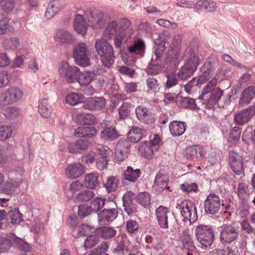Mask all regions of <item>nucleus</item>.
I'll return each instance as SVG.
<instances>
[{
	"instance_id": "3",
	"label": "nucleus",
	"mask_w": 255,
	"mask_h": 255,
	"mask_svg": "<svg viewBox=\"0 0 255 255\" xmlns=\"http://www.w3.org/2000/svg\"><path fill=\"white\" fill-rule=\"evenodd\" d=\"M155 215L158 225L162 229L172 227L176 223L175 216L167 207L160 206L156 209Z\"/></svg>"
},
{
	"instance_id": "34",
	"label": "nucleus",
	"mask_w": 255,
	"mask_h": 255,
	"mask_svg": "<svg viewBox=\"0 0 255 255\" xmlns=\"http://www.w3.org/2000/svg\"><path fill=\"white\" fill-rule=\"evenodd\" d=\"M146 130L138 127H133L129 131L128 137L131 142H137L145 134Z\"/></svg>"
},
{
	"instance_id": "21",
	"label": "nucleus",
	"mask_w": 255,
	"mask_h": 255,
	"mask_svg": "<svg viewBox=\"0 0 255 255\" xmlns=\"http://www.w3.org/2000/svg\"><path fill=\"white\" fill-rule=\"evenodd\" d=\"M154 55L152 56L151 62L146 68V71L148 74L156 75L162 71V68L160 64L161 55L156 59L155 51L154 52Z\"/></svg>"
},
{
	"instance_id": "20",
	"label": "nucleus",
	"mask_w": 255,
	"mask_h": 255,
	"mask_svg": "<svg viewBox=\"0 0 255 255\" xmlns=\"http://www.w3.org/2000/svg\"><path fill=\"white\" fill-rule=\"evenodd\" d=\"M210 61L207 60L202 68V73L197 81V84L202 85L210 80L214 75V70L210 66Z\"/></svg>"
},
{
	"instance_id": "37",
	"label": "nucleus",
	"mask_w": 255,
	"mask_h": 255,
	"mask_svg": "<svg viewBox=\"0 0 255 255\" xmlns=\"http://www.w3.org/2000/svg\"><path fill=\"white\" fill-rule=\"evenodd\" d=\"M119 32L117 22L115 21H112L106 27L103 36L105 38L111 39Z\"/></svg>"
},
{
	"instance_id": "45",
	"label": "nucleus",
	"mask_w": 255,
	"mask_h": 255,
	"mask_svg": "<svg viewBox=\"0 0 255 255\" xmlns=\"http://www.w3.org/2000/svg\"><path fill=\"white\" fill-rule=\"evenodd\" d=\"M145 48V44L142 39H138L133 41L132 45L128 47V52L130 54L137 53Z\"/></svg>"
},
{
	"instance_id": "29",
	"label": "nucleus",
	"mask_w": 255,
	"mask_h": 255,
	"mask_svg": "<svg viewBox=\"0 0 255 255\" xmlns=\"http://www.w3.org/2000/svg\"><path fill=\"white\" fill-rule=\"evenodd\" d=\"M194 7L199 10L210 12L215 11L217 6L216 3L214 1L200 0L194 4Z\"/></svg>"
},
{
	"instance_id": "57",
	"label": "nucleus",
	"mask_w": 255,
	"mask_h": 255,
	"mask_svg": "<svg viewBox=\"0 0 255 255\" xmlns=\"http://www.w3.org/2000/svg\"><path fill=\"white\" fill-rule=\"evenodd\" d=\"M241 131L240 128L235 127L230 132L229 141L233 143L237 142L240 138Z\"/></svg>"
},
{
	"instance_id": "53",
	"label": "nucleus",
	"mask_w": 255,
	"mask_h": 255,
	"mask_svg": "<svg viewBox=\"0 0 255 255\" xmlns=\"http://www.w3.org/2000/svg\"><path fill=\"white\" fill-rule=\"evenodd\" d=\"M105 203V200L102 198H96L91 202L90 206L92 212H97L102 209Z\"/></svg>"
},
{
	"instance_id": "54",
	"label": "nucleus",
	"mask_w": 255,
	"mask_h": 255,
	"mask_svg": "<svg viewBox=\"0 0 255 255\" xmlns=\"http://www.w3.org/2000/svg\"><path fill=\"white\" fill-rule=\"evenodd\" d=\"M146 83L148 91L155 93L159 90V84L155 78L153 77L147 78L146 80Z\"/></svg>"
},
{
	"instance_id": "50",
	"label": "nucleus",
	"mask_w": 255,
	"mask_h": 255,
	"mask_svg": "<svg viewBox=\"0 0 255 255\" xmlns=\"http://www.w3.org/2000/svg\"><path fill=\"white\" fill-rule=\"evenodd\" d=\"M180 105L183 108L192 109H195L197 107L195 100L189 97H181Z\"/></svg>"
},
{
	"instance_id": "59",
	"label": "nucleus",
	"mask_w": 255,
	"mask_h": 255,
	"mask_svg": "<svg viewBox=\"0 0 255 255\" xmlns=\"http://www.w3.org/2000/svg\"><path fill=\"white\" fill-rule=\"evenodd\" d=\"M181 241L184 248L187 250H192L194 248L191 238L189 234H184L181 237Z\"/></svg>"
},
{
	"instance_id": "10",
	"label": "nucleus",
	"mask_w": 255,
	"mask_h": 255,
	"mask_svg": "<svg viewBox=\"0 0 255 255\" xmlns=\"http://www.w3.org/2000/svg\"><path fill=\"white\" fill-rule=\"evenodd\" d=\"M255 114V106H251L241 110L235 115L234 120L238 125L242 126L247 123Z\"/></svg>"
},
{
	"instance_id": "7",
	"label": "nucleus",
	"mask_w": 255,
	"mask_h": 255,
	"mask_svg": "<svg viewBox=\"0 0 255 255\" xmlns=\"http://www.w3.org/2000/svg\"><path fill=\"white\" fill-rule=\"evenodd\" d=\"M79 70L78 67L70 66L65 61L60 62L58 68L59 74L64 77L68 83L76 82Z\"/></svg>"
},
{
	"instance_id": "5",
	"label": "nucleus",
	"mask_w": 255,
	"mask_h": 255,
	"mask_svg": "<svg viewBox=\"0 0 255 255\" xmlns=\"http://www.w3.org/2000/svg\"><path fill=\"white\" fill-rule=\"evenodd\" d=\"M73 56L79 65L86 67L90 65V52L85 43L79 42L75 45Z\"/></svg>"
},
{
	"instance_id": "9",
	"label": "nucleus",
	"mask_w": 255,
	"mask_h": 255,
	"mask_svg": "<svg viewBox=\"0 0 255 255\" xmlns=\"http://www.w3.org/2000/svg\"><path fill=\"white\" fill-rule=\"evenodd\" d=\"M104 14L99 11H87L85 12V19L88 21L90 26L94 28L102 27L105 20L104 18Z\"/></svg>"
},
{
	"instance_id": "47",
	"label": "nucleus",
	"mask_w": 255,
	"mask_h": 255,
	"mask_svg": "<svg viewBox=\"0 0 255 255\" xmlns=\"http://www.w3.org/2000/svg\"><path fill=\"white\" fill-rule=\"evenodd\" d=\"M213 231L211 227L207 225H199L195 229L196 238L203 236H207L208 234L213 233Z\"/></svg>"
},
{
	"instance_id": "18",
	"label": "nucleus",
	"mask_w": 255,
	"mask_h": 255,
	"mask_svg": "<svg viewBox=\"0 0 255 255\" xmlns=\"http://www.w3.org/2000/svg\"><path fill=\"white\" fill-rule=\"evenodd\" d=\"M106 103L102 97H92L84 102L83 107L88 110H94L103 108Z\"/></svg>"
},
{
	"instance_id": "56",
	"label": "nucleus",
	"mask_w": 255,
	"mask_h": 255,
	"mask_svg": "<svg viewBox=\"0 0 255 255\" xmlns=\"http://www.w3.org/2000/svg\"><path fill=\"white\" fill-rule=\"evenodd\" d=\"M12 129L11 127L2 125L0 126V140H3L11 137Z\"/></svg>"
},
{
	"instance_id": "64",
	"label": "nucleus",
	"mask_w": 255,
	"mask_h": 255,
	"mask_svg": "<svg viewBox=\"0 0 255 255\" xmlns=\"http://www.w3.org/2000/svg\"><path fill=\"white\" fill-rule=\"evenodd\" d=\"M100 241L99 238L95 235L88 237L85 241V246L86 248H91L97 244Z\"/></svg>"
},
{
	"instance_id": "52",
	"label": "nucleus",
	"mask_w": 255,
	"mask_h": 255,
	"mask_svg": "<svg viewBox=\"0 0 255 255\" xmlns=\"http://www.w3.org/2000/svg\"><path fill=\"white\" fill-rule=\"evenodd\" d=\"M138 203L143 207H147L150 203V196L147 192L139 193L137 197Z\"/></svg>"
},
{
	"instance_id": "31",
	"label": "nucleus",
	"mask_w": 255,
	"mask_h": 255,
	"mask_svg": "<svg viewBox=\"0 0 255 255\" xmlns=\"http://www.w3.org/2000/svg\"><path fill=\"white\" fill-rule=\"evenodd\" d=\"M119 137L115 127H107L101 131L100 138L105 141H112Z\"/></svg>"
},
{
	"instance_id": "15",
	"label": "nucleus",
	"mask_w": 255,
	"mask_h": 255,
	"mask_svg": "<svg viewBox=\"0 0 255 255\" xmlns=\"http://www.w3.org/2000/svg\"><path fill=\"white\" fill-rule=\"evenodd\" d=\"M170 37V33L167 31H165L158 39L154 41L155 45H157L156 47H154L156 59L160 55H161L164 49L168 45V40Z\"/></svg>"
},
{
	"instance_id": "40",
	"label": "nucleus",
	"mask_w": 255,
	"mask_h": 255,
	"mask_svg": "<svg viewBox=\"0 0 255 255\" xmlns=\"http://www.w3.org/2000/svg\"><path fill=\"white\" fill-rule=\"evenodd\" d=\"M131 193L128 192L126 193L123 197V205L125 207V211L129 215L136 211V207L135 205L131 203L130 198V194Z\"/></svg>"
},
{
	"instance_id": "39",
	"label": "nucleus",
	"mask_w": 255,
	"mask_h": 255,
	"mask_svg": "<svg viewBox=\"0 0 255 255\" xmlns=\"http://www.w3.org/2000/svg\"><path fill=\"white\" fill-rule=\"evenodd\" d=\"M165 75L167 78V81L165 85L166 88L169 89L177 85V88L178 89L177 92L180 93L181 91L182 86L181 85H178V80L176 78V74L174 73L170 74L166 73Z\"/></svg>"
},
{
	"instance_id": "2",
	"label": "nucleus",
	"mask_w": 255,
	"mask_h": 255,
	"mask_svg": "<svg viewBox=\"0 0 255 255\" xmlns=\"http://www.w3.org/2000/svg\"><path fill=\"white\" fill-rule=\"evenodd\" d=\"M95 48L103 63L108 67L111 66L115 59L112 45L106 39L102 38L96 40Z\"/></svg>"
},
{
	"instance_id": "19",
	"label": "nucleus",
	"mask_w": 255,
	"mask_h": 255,
	"mask_svg": "<svg viewBox=\"0 0 255 255\" xmlns=\"http://www.w3.org/2000/svg\"><path fill=\"white\" fill-rule=\"evenodd\" d=\"M89 26L88 21L85 19V14L84 16L81 14L76 15L74 22V28L77 33L83 35H85Z\"/></svg>"
},
{
	"instance_id": "38",
	"label": "nucleus",
	"mask_w": 255,
	"mask_h": 255,
	"mask_svg": "<svg viewBox=\"0 0 255 255\" xmlns=\"http://www.w3.org/2000/svg\"><path fill=\"white\" fill-rule=\"evenodd\" d=\"M140 173L139 169H133V168L128 166L125 171L124 176L125 179L130 182H135L139 177Z\"/></svg>"
},
{
	"instance_id": "42",
	"label": "nucleus",
	"mask_w": 255,
	"mask_h": 255,
	"mask_svg": "<svg viewBox=\"0 0 255 255\" xmlns=\"http://www.w3.org/2000/svg\"><path fill=\"white\" fill-rule=\"evenodd\" d=\"M84 99L85 97L83 94L71 93L66 96L65 100L67 104L74 106L83 102Z\"/></svg>"
},
{
	"instance_id": "51",
	"label": "nucleus",
	"mask_w": 255,
	"mask_h": 255,
	"mask_svg": "<svg viewBox=\"0 0 255 255\" xmlns=\"http://www.w3.org/2000/svg\"><path fill=\"white\" fill-rule=\"evenodd\" d=\"M126 229L128 232L136 234L139 232V224L137 222L130 219L126 222Z\"/></svg>"
},
{
	"instance_id": "27",
	"label": "nucleus",
	"mask_w": 255,
	"mask_h": 255,
	"mask_svg": "<svg viewBox=\"0 0 255 255\" xmlns=\"http://www.w3.org/2000/svg\"><path fill=\"white\" fill-rule=\"evenodd\" d=\"M127 157V146L126 141H119L116 147L115 158L116 160L122 161Z\"/></svg>"
},
{
	"instance_id": "58",
	"label": "nucleus",
	"mask_w": 255,
	"mask_h": 255,
	"mask_svg": "<svg viewBox=\"0 0 255 255\" xmlns=\"http://www.w3.org/2000/svg\"><path fill=\"white\" fill-rule=\"evenodd\" d=\"M94 196V193L93 191L90 190H85L81 191V192L77 195L76 199L79 201H88L91 200Z\"/></svg>"
},
{
	"instance_id": "6",
	"label": "nucleus",
	"mask_w": 255,
	"mask_h": 255,
	"mask_svg": "<svg viewBox=\"0 0 255 255\" xmlns=\"http://www.w3.org/2000/svg\"><path fill=\"white\" fill-rule=\"evenodd\" d=\"M239 231L235 223L225 224L221 227L220 240L223 244L233 242L238 237Z\"/></svg>"
},
{
	"instance_id": "61",
	"label": "nucleus",
	"mask_w": 255,
	"mask_h": 255,
	"mask_svg": "<svg viewBox=\"0 0 255 255\" xmlns=\"http://www.w3.org/2000/svg\"><path fill=\"white\" fill-rule=\"evenodd\" d=\"M109 248V245L107 242H104L98 246V248L94 249L90 252L89 255H101L104 253Z\"/></svg>"
},
{
	"instance_id": "49",
	"label": "nucleus",
	"mask_w": 255,
	"mask_h": 255,
	"mask_svg": "<svg viewBox=\"0 0 255 255\" xmlns=\"http://www.w3.org/2000/svg\"><path fill=\"white\" fill-rule=\"evenodd\" d=\"M26 54L27 49H19L16 53V56L13 61V64L14 67L17 68H21L24 64V59L22 56V55L24 53Z\"/></svg>"
},
{
	"instance_id": "32",
	"label": "nucleus",
	"mask_w": 255,
	"mask_h": 255,
	"mask_svg": "<svg viewBox=\"0 0 255 255\" xmlns=\"http://www.w3.org/2000/svg\"><path fill=\"white\" fill-rule=\"evenodd\" d=\"M154 149L152 147L151 142L145 141L141 143L138 147V151L141 156L150 158L152 157Z\"/></svg>"
},
{
	"instance_id": "14",
	"label": "nucleus",
	"mask_w": 255,
	"mask_h": 255,
	"mask_svg": "<svg viewBox=\"0 0 255 255\" xmlns=\"http://www.w3.org/2000/svg\"><path fill=\"white\" fill-rule=\"evenodd\" d=\"M85 172V167L80 163L69 164L65 169L66 176L69 179L79 178Z\"/></svg>"
},
{
	"instance_id": "26",
	"label": "nucleus",
	"mask_w": 255,
	"mask_h": 255,
	"mask_svg": "<svg viewBox=\"0 0 255 255\" xmlns=\"http://www.w3.org/2000/svg\"><path fill=\"white\" fill-rule=\"evenodd\" d=\"M186 127V124L185 122L174 121L170 124L169 128L172 136H179L185 132Z\"/></svg>"
},
{
	"instance_id": "41",
	"label": "nucleus",
	"mask_w": 255,
	"mask_h": 255,
	"mask_svg": "<svg viewBox=\"0 0 255 255\" xmlns=\"http://www.w3.org/2000/svg\"><path fill=\"white\" fill-rule=\"evenodd\" d=\"M116 233V231L108 227L99 228L96 230V234L104 239H109L114 237Z\"/></svg>"
},
{
	"instance_id": "24",
	"label": "nucleus",
	"mask_w": 255,
	"mask_h": 255,
	"mask_svg": "<svg viewBox=\"0 0 255 255\" xmlns=\"http://www.w3.org/2000/svg\"><path fill=\"white\" fill-rule=\"evenodd\" d=\"M96 78V74L94 72L84 71L78 74L76 82H78L80 86H87L94 81Z\"/></svg>"
},
{
	"instance_id": "33",
	"label": "nucleus",
	"mask_w": 255,
	"mask_h": 255,
	"mask_svg": "<svg viewBox=\"0 0 255 255\" xmlns=\"http://www.w3.org/2000/svg\"><path fill=\"white\" fill-rule=\"evenodd\" d=\"M99 175L96 173L87 174L85 176V185L87 188L92 189L99 186Z\"/></svg>"
},
{
	"instance_id": "17",
	"label": "nucleus",
	"mask_w": 255,
	"mask_h": 255,
	"mask_svg": "<svg viewBox=\"0 0 255 255\" xmlns=\"http://www.w3.org/2000/svg\"><path fill=\"white\" fill-rule=\"evenodd\" d=\"M117 215L116 209H105L99 214V223L101 225L109 224L116 219Z\"/></svg>"
},
{
	"instance_id": "25",
	"label": "nucleus",
	"mask_w": 255,
	"mask_h": 255,
	"mask_svg": "<svg viewBox=\"0 0 255 255\" xmlns=\"http://www.w3.org/2000/svg\"><path fill=\"white\" fill-rule=\"evenodd\" d=\"M168 180V176L166 174L162 172H159L155 177L153 187L159 192H161L165 189H169L167 186Z\"/></svg>"
},
{
	"instance_id": "22",
	"label": "nucleus",
	"mask_w": 255,
	"mask_h": 255,
	"mask_svg": "<svg viewBox=\"0 0 255 255\" xmlns=\"http://www.w3.org/2000/svg\"><path fill=\"white\" fill-rule=\"evenodd\" d=\"M96 129L92 126H81L77 128L74 132L76 137L90 138L95 135Z\"/></svg>"
},
{
	"instance_id": "63",
	"label": "nucleus",
	"mask_w": 255,
	"mask_h": 255,
	"mask_svg": "<svg viewBox=\"0 0 255 255\" xmlns=\"http://www.w3.org/2000/svg\"><path fill=\"white\" fill-rule=\"evenodd\" d=\"M4 114L8 119H14L19 115V110L16 107H9L5 110Z\"/></svg>"
},
{
	"instance_id": "44",
	"label": "nucleus",
	"mask_w": 255,
	"mask_h": 255,
	"mask_svg": "<svg viewBox=\"0 0 255 255\" xmlns=\"http://www.w3.org/2000/svg\"><path fill=\"white\" fill-rule=\"evenodd\" d=\"M119 181V180L116 176L108 177L104 184V186L109 192L115 191L118 186Z\"/></svg>"
},
{
	"instance_id": "55",
	"label": "nucleus",
	"mask_w": 255,
	"mask_h": 255,
	"mask_svg": "<svg viewBox=\"0 0 255 255\" xmlns=\"http://www.w3.org/2000/svg\"><path fill=\"white\" fill-rule=\"evenodd\" d=\"M66 3V0H52L48 4L51 5V7L58 13L65 7Z\"/></svg>"
},
{
	"instance_id": "4",
	"label": "nucleus",
	"mask_w": 255,
	"mask_h": 255,
	"mask_svg": "<svg viewBox=\"0 0 255 255\" xmlns=\"http://www.w3.org/2000/svg\"><path fill=\"white\" fill-rule=\"evenodd\" d=\"M24 92L20 88L12 86L0 94V105H5L16 103L23 98Z\"/></svg>"
},
{
	"instance_id": "46",
	"label": "nucleus",
	"mask_w": 255,
	"mask_h": 255,
	"mask_svg": "<svg viewBox=\"0 0 255 255\" xmlns=\"http://www.w3.org/2000/svg\"><path fill=\"white\" fill-rule=\"evenodd\" d=\"M7 215L11 220L12 224H18L23 220L22 214L19 212L18 209L17 208H15L8 211Z\"/></svg>"
},
{
	"instance_id": "12",
	"label": "nucleus",
	"mask_w": 255,
	"mask_h": 255,
	"mask_svg": "<svg viewBox=\"0 0 255 255\" xmlns=\"http://www.w3.org/2000/svg\"><path fill=\"white\" fill-rule=\"evenodd\" d=\"M219 197L216 194H210L205 201V210L206 213L212 214L217 213L220 207Z\"/></svg>"
},
{
	"instance_id": "28",
	"label": "nucleus",
	"mask_w": 255,
	"mask_h": 255,
	"mask_svg": "<svg viewBox=\"0 0 255 255\" xmlns=\"http://www.w3.org/2000/svg\"><path fill=\"white\" fill-rule=\"evenodd\" d=\"M255 96V87L250 86L246 88L241 94L240 105L244 106L250 103Z\"/></svg>"
},
{
	"instance_id": "16",
	"label": "nucleus",
	"mask_w": 255,
	"mask_h": 255,
	"mask_svg": "<svg viewBox=\"0 0 255 255\" xmlns=\"http://www.w3.org/2000/svg\"><path fill=\"white\" fill-rule=\"evenodd\" d=\"M135 113L137 119L146 124L154 122L153 114L146 107L139 106L135 109Z\"/></svg>"
},
{
	"instance_id": "13",
	"label": "nucleus",
	"mask_w": 255,
	"mask_h": 255,
	"mask_svg": "<svg viewBox=\"0 0 255 255\" xmlns=\"http://www.w3.org/2000/svg\"><path fill=\"white\" fill-rule=\"evenodd\" d=\"M229 163L233 171L238 175L244 173L243 160L241 155L234 151L229 152Z\"/></svg>"
},
{
	"instance_id": "23",
	"label": "nucleus",
	"mask_w": 255,
	"mask_h": 255,
	"mask_svg": "<svg viewBox=\"0 0 255 255\" xmlns=\"http://www.w3.org/2000/svg\"><path fill=\"white\" fill-rule=\"evenodd\" d=\"M55 39L57 41L66 44H70L74 42L75 39L73 35L65 29H60L57 31Z\"/></svg>"
},
{
	"instance_id": "1",
	"label": "nucleus",
	"mask_w": 255,
	"mask_h": 255,
	"mask_svg": "<svg viewBox=\"0 0 255 255\" xmlns=\"http://www.w3.org/2000/svg\"><path fill=\"white\" fill-rule=\"evenodd\" d=\"M184 55L188 58L178 72V77L182 80H186L191 77L200 63L199 57L193 53L190 48L186 49Z\"/></svg>"
},
{
	"instance_id": "48",
	"label": "nucleus",
	"mask_w": 255,
	"mask_h": 255,
	"mask_svg": "<svg viewBox=\"0 0 255 255\" xmlns=\"http://www.w3.org/2000/svg\"><path fill=\"white\" fill-rule=\"evenodd\" d=\"M83 188L84 186L82 183L76 180L73 181L70 184L68 193L72 195H76V197Z\"/></svg>"
},
{
	"instance_id": "8",
	"label": "nucleus",
	"mask_w": 255,
	"mask_h": 255,
	"mask_svg": "<svg viewBox=\"0 0 255 255\" xmlns=\"http://www.w3.org/2000/svg\"><path fill=\"white\" fill-rule=\"evenodd\" d=\"M181 214L184 219L190 223H194L197 219V209L191 201H184L180 205Z\"/></svg>"
},
{
	"instance_id": "30",
	"label": "nucleus",
	"mask_w": 255,
	"mask_h": 255,
	"mask_svg": "<svg viewBox=\"0 0 255 255\" xmlns=\"http://www.w3.org/2000/svg\"><path fill=\"white\" fill-rule=\"evenodd\" d=\"M75 121L79 124L88 126L92 125L96 122L95 116L87 113L77 114Z\"/></svg>"
},
{
	"instance_id": "35",
	"label": "nucleus",
	"mask_w": 255,
	"mask_h": 255,
	"mask_svg": "<svg viewBox=\"0 0 255 255\" xmlns=\"http://www.w3.org/2000/svg\"><path fill=\"white\" fill-rule=\"evenodd\" d=\"M200 247L205 250L211 249L214 239V233L196 238Z\"/></svg>"
},
{
	"instance_id": "11",
	"label": "nucleus",
	"mask_w": 255,
	"mask_h": 255,
	"mask_svg": "<svg viewBox=\"0 0 255 255\" xmlns=\"http://www.w3.org/2000/svg\"><path fill=\"white\" fill-rule=\"evenodd\" d=\"M206 153L204 148L199 145L189 146L185 150V155L187 158L193 161H199L202 159Z\"/></svg>"
},
{
	"instance_id": "36",
	"label": "nucleus",
	"mask_w": 255,
	"mask_h": 255,
	"mask_svg": "<svg viewBox=\"0 0 255 255\" xmlns=\"http://www.w3.org/2000/svg\"><path fill=\"white\" fill-rule=\"evenodd\" d=\"M38 111L41 116L44 118L47 119L51 116V107L46 99H41L39 101Z\"/></svg>"
},
{
	"instance_id": "62",
	"label": "nucleus",
	"mask_w": 255,
	"mask_h": 255,
	"mask_svg": "<svg viewBox=\"0 0 255 255\" xmlns=\"http://www.w3.org/2000/svg\"><path fill=\"white\" fill-rule=\"evenodd\" d=\"M11 247L10 242L7 238L0 237V253L7 252Z\"/></svg>"
},
{
	"instance_id": "43",
	"label": "nucleus",
	"mask_w": 255,
	"mask_h": 255,
	"mask_svg": "<svg viewBox=\"0 0 255 255\" xmlns=\"http://www.w3.org/2000/svg\"><path fill=\"white\" fill-rule=\"evenodd\" d=\"M130 25V22L127 19H124L121 21L119 25H118V29L119 32L122 33H125L128 35V37L126 40H128L131 36L133 34L134 30L133 29H128Z\"/></svg>"
},
{
	"instance_id": "60",
	"label": "nucleus",
	"mask_w": 255,
	"mask_h": 255,
	"mask_svg": "<svg viewBox=\"0 0 255 255\" xmlns=\"http://www.w3.org/2000/svg\"><path fill=\"white\" fill-rule=\"evenodd\" d=\"M238 196L240 198L244 199L250 193V190L246 184L241 183L238 185Z\"/></svg>"
}]
</instances>
